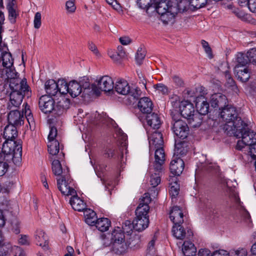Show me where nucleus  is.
I'll list each match as a JSON object with an SVG mask.
<instances>
[{
  "label": "nucleus",
  "mask_w": 256,
  "mask_h": 256,
  "mask_svg": "<svg viewBox=\"0 0 256 256\" xmlns=\"http://www.w3.org/2000/svg\"><path fill=\"white\" fill-rule=\"evenodd\" d=\"M184 166V160L180 158L173 156L170 166L172 174L174 176H180L182 173Z\"/></svg>",
  "instance_id": "16"
},
{
  "label": "nucleus",
  "mask_w": 256,
  "mask_h": 256,
  "mask_svg": "<svg viewBox=\"0 0 256 256\" xmlns=\"http://www.w3.org/2000/svg\"><path fill=\"white\" fill-rule=\"evenodd\" d=\"M112 240L116 250H125L126 245L124 242V236L121 230H114L112 232Z\"/></svg>",
  "instance_id": "15"
},
{
  "label": "nucleus",
  "mask_w": 256,
  "mask_h": 256,
  "mask_svg": "<svg viewBox=\"0 0 256 256\" xmlns=\"http://www.w3.org/2000/svg\"><path fill=\"white\" fill-rule=\"evenodd\" d=\"M154 152V162L153 164V167L156 172H160L162 170V165L165 160V153L163 147L161 148H156V150H152V152Z\"/></svg>",
  "instance_id": "14"
},
{
  "label": "nucleus",
  "mask_w": 256,
  "mask_h": 256,
  "mask_svg": "<svg viewBox=\"0 0 256 256\" xmlns=\"http://www.w3.org/2000/svg\"><path fill=\"white\" fill-rule=\"evenodd\" d=\"M130 85L127 81L120 80L116 82L114 86L116 91L121 94L127 95L130 90Z\"/></svg>",
  "instance_id": "31"
},
{
  "label": "nucleus",
  "mask_w": 256,
  "mask_h": 256,
  "mask_svg": "<svg viewBox=\"0 0 256 256\" xmlns=\"http://www.w3.org/2000/svg\"><path fill=\"white\" fill-rule=\"evenodd\" d=\"M248 4L250 10L256 12V0H248Z\"/></svg>",
  "instance_id": "64"
},
{
  "label": "nucleus",
  "mask_w": 256,
  "mask_h": 256,
  "mask_svg": "<svg viewBox=\"0 0 256 256\" xmlns=\"http://www.w3.org/2000/svg\"><path fill=\"white\" fill-rule=\"evenodd\" d=\"M85 222L90 226H94L98 220L96 213L91 209H86L84 212Z\"/></svg>",
  "instance_id": "37"
},
{
  "label": "nucleus",
  "mask_w": 256,
  "mask_h": 256,
  "mask_svg": "<svg viewBox=\"0 0 256 256\" xmlns=\"http://www.w3.org/2000/svg\"><path fill=\"white\" fill-rule=\"evenodd\" d=\"M45 90L50 96H54L58 92V85L54 80H49L46 81L44 84Z\"/></svg>",
  "instance_id": "30"
},
{
  "label": "nucleus",
  "mask_w": 256,
  "mask_h": 256,
  "mask_svg": "<svg viewBox=\"0 0 256 256\" xmlns=\"http://www.w3.org/2000/svg\"><path fill=\"white\" fill-rule=\"evenodd\" d=\"M8 120L10 124L18 126H21L23 124L24 117L23 114L14 108L10 110L8 114Z\"/></svg>",
  "instance_id": "18"
},
{
  "label": "nucleus",
  "mask_w": 256,
  "mask_h": 256,
  "mask_svg": "<svg viewBox=\"0 0 256 256\" xmlns=\"http://www.w3.org/2000/svg\"><path fill=\"white\" fill-rule=\"evenodd\" d=\"M172 130L174 134L178 138L184 139L189 134L188 124L180 119H178L175 115L172 116Z\"/></svg>",
  "instance_id": "9"
},
{
  "label": "nucleus",
  "mask_w": 256,
  "mask_h": 256,
  "mask_svg": "<svg viewBox=\"0 0 256 256\" xmlns=\"http://www.w3.org/2000/svg\"><path fill=\"white\" fill-rule=\"evenodd\" d=\"M184 214L179 206H174L170 213V218L174 224H182L184 222Z\"/></svg>",
  "instance_id": "20"
},
{
  "label": "nucleus",
  "mask_w": 256,
  "mask_h": 256,
  "mask_svg": "<svg viewBox=\"0 0 256 256\" xmlns=\"http://www.w3.org/2000/svg\"><path fill=\"white\" fill-rule=\"evenodd\" d=\"M128 94L130 96V103L134 104L140 98L142 94V92L138 88H130V90Z\"/></svg>",
  "instance_id": "41"
},
{
  "label": "nucleus",
  "mask_w": 256,
  "mask_h": 256,
  "mask_svg": "<svg viewBox=\"0 0 256 256\" xmlns=\"http://www.w3.org/2000/svg\"><path fill=\"white\" fill-rule=\"evenodd\" d=\"M52 168L53 173L56 176L61 175V177H62V174H68V168L63 170L60 160L58 159L53 160L52 163Z\"/></svg>",
  "instance_id": "33"
},
{
  "label": "nucleus",
  "mask_w": 256,
  "mask_h": 256,
  "mask_svg": "<svg viewBox=\"0 0 256 256\" xmlns=\"http://www.w3.org/2000/svg\"><path fill=\"white\" fill-rule=\"evenodd\" d=\"M57 135V130L55 127H52L50 128V130L48 136V142H50L52 140H54L55 138Z\"/></svg>",
  "instance_id": "60"
},
{
  "label": "nucleus",
  "mask_w": 256,
  "mask_h": 256,
  "mask_svg": "<svg viewBox=\"0 0 256 256\" xmlns=\"http://www.w3.org/2000/svg\"><path fill=\"white\" fill-rule=\"evenodd\" d=\"M154 8L160 15V18L164 24H168L174 19L178 12V3L176 0H154Z\"/></svg>",
  "instance_id": "4"
},
{
  "label": "nucleus",
  "mask_w": 256,
  "mask_h": 256,
  "mask_svg": "<svg viewBox=\"0 0 256 256\" xmlns=\"http://www.w3.org/2000/svg\"><path fill=\"white\" fill-rule=\"evenodd\" d=\"M247 55L250 60L249 62L256 64V48H252L247 52Z\"/></svg>",
  "instance_id": "51"
},
{
  "label": "nucleus",
  "mask_w": 256,
  "mask_h": 256,
  "mask_svg": "<svg viewBox=\"0 0 256 256\" xmlns=\"http://www.w3.org/2000/svg\"><path fill=\"white\" fill-rule=\"evenodd\" d=\"M57 185L62 194L66 196L76 194V191L72 187V180L70 177L69 174H62L61 178H58Z\"/></svg>",
  "instance_id": "7"
},
{
  "label": "nucleus",
  "mask_w": 256,
  "mask_h": 256,
  "mask_svg": "<svg viewBox=\"0 0 256 256\" xmlns=\"http://www.w3.org/2000/svg\"><path fill=\"white\" fill-rule=\"evenodd\" d=\"M39 107L44 114L53 112L54 101L48 95L42 96L39 100Z\"/></svg>",
  "instance_id": "13"
},
{
  "label": "nucleus",
  "mask_w": 256,
  "mask_h": 256,
  "mask_svg": "<svg viewBox=\"0 0 256 256\" xmlns=\"http://www.w3.org/2000/svg\"><path fill=\"white\" fill-rule=\"evenodd\" d=\"M66 9L68 12H75L76 6L74 4V0H69L66 2Z\"/></svg>",
  "instance_id": "55"
},
{
  "label": "nucleus",
  "mask_w": 256,
  "mask_h": 256,
  "mask_svg": "<svg viewBox=\"0 0 256 256\" xmlns=\"http://www.w3.org/2000/svg\"><path fill=\"white\" fill-rule=\"evenodd\" d=\"M92 88L94 93L99 95L100 91L109 92L112 90L114 88V82L110 77L105 76L96 80L92 85Z\"/></svg>",
  "instance_id": "8"
},
{
  "label": "nucleus",
  "mask_w": 256,
  "mask_h": 256,
  "mask_svg": "<svg viewBox=\"0 0 256 256\" xmlns=\"http://www.w3.org/2000/svg\"><path fill=\"white\" fill-rule=\"evenodd\" d=\"M146 56V52L142 48L138 50L136 54V59L138 64H140L142 60L144 59Z\"/></svg>",
  "instance_id": "50"
},
{
  "label": "nucleus",
  "mask_w": 256,
  "mask_h": 256,
  "mask_svg": "<svg viewBox=\"0 0 256 256\" xmlns=\"http://www.w3.org/2000/svg\"><path fill=\"white\" fill-rule=\"evenodd\" d=\"M16 126L12 124L6 126L4 131V138L6 140H14V139L18 136V132L16 128Z\"/></svg>",
  "instance_id": "29"
},
{
  "label": "nucleus",
  "mask_w": 256,
  "mask_h": 256,
  "mask_svg": "<svg viewBox=\"0 0 256 256\" xmlns=\"http://www.w3.org/2000/svg\"><path fill=\"white\" fill-rule=\"evenodd\" d=\"M111 222L107 218H101L98 219L94 226L101 232H106L108 230L110 226Z\"/></svg>",
  "instance_id": "38"
},
{
  "label": "nucleus",
  "mask_w": 256,
  "mask_h": 256,
  "mask_svg": "<svg viewBox=\"0 0 256 256\" xmlns=\"http://www.w3.org/2000/svg\"><path fill=\"white\" fill-rule=\"evenodd\" d=\"M82 92L80 84L74 80L68 83V94L72 98L78 96Z\"/></svg>",
  "instance_id": "35"
},
{
  "label": "nucleus",
  "mask_w": 256,
  "mask_h": 256,
  "mask_svg": "<svg viewBox=\"0 0 256 256\" xmlns=\"http://www.w3.org/2000/svg\"><path fill=\"white\" fill-rule=\"evenodd\" d=\"M70 100L69 99L62 98L54 106L53 114L56 116H60L64 114L70 108Z\"/></svg>",
  "instance_id": "19"
},
{
  "label": "nucleus",
  "mask_w": 256,
  "mask_h": 256,
  "mask_svg": "<svg viewBox=\"0 0 256 256\" xmlns=\"http://www.w3.org/2000/svg\"><path fill=\"white\" fill-rule=\"evenodd\" d=\"M134 230L136 231H142L146 229L148 226V218L144 216H136V218L134 220Z\"/></svg>",
  "instance_id": "25"
},
{
  "label": "nucleus",
  "mask_w": 256,
  "mask_h": 256,
  "mask_svg": "<svg viewBox=\"0 0 256 256\" xmlns=\"http://www.w3.org/2000/svg\"><path fill=\"white\" fill-rule=\"evenodd\" d=\"M196 106L197 108L196 112H198L202 116L206 115L208 112L209 104L204 100L202 96L196 98Z\"/></svg>",
  "instance_id": "23"
},
{
  "label": "nucleus",
  "mask_w": 256,
  "mask_h": 256,
  "mask_svg": "<svg viewBox=\"0 0 256 256\" xmlns=\"http://www.w3.org/2000/svg\"><path fill=\"white\" fill-rule=\"evenodd\" d=\"M171 104L173 107L176 108L178 106L181 116L186 119L196 111L192 104L188 100L180 102L178 97L177 96L172 98Z\"/></svg>",
  "instance_id": "10"
},
{
  "label": "nucleus",
  "mask_w": 256,
  "mask_h": 256,
  "mask_svg": "<svg viewBox=\"0 0 256 256\" xmlns=\"http://www.w3.org/2000/svg\"><path fill=\"white\" fill-rule=\"evenodd\" d=\"M7 82L12 90L10 94V102L8 104V108L10 110L20 106L26 92L28 90V86L26 79L21 80L19 78H12Z\"/></svg>",
  "instance_id": "1"
},
{
  "label": "nucleus",
  "mask_w": 256,
  "mask_h": 256,
  "mask_svg": "<svg viewBox=\"0 0 256 256\" xmlns=\"http://www.w3.org/2000/svg\"><path fill=\"white\" fill-rule=\"evenodd\" d=\"M186 120L191 126L196 128L200 126L202 120V116L198 112L195 111Z\"/></svg>",
  "instance_id": "34"
},
{
  "label": "nucleus",
  "mask_w": 256,
  "mask_h": 256,
  "mask_svg": "<svg viewBox=\"0 0 256 256\" xmlns=\"http://www.w3.org/2000/svg\"><path fill=\"white\" fill-rule=\"evenodd\" d=\"M207 0H190V4L195 9L204 7L206 4Z\"/></svg>",
  "instance_id": "46"
},
{
  "label": "nucleus",
  "mask_w": 256,
  "mask_h": 256,
  "mask_svg": "<svg viewBox=\"0 0 256 256\" xmlns=\"http://www.w3.org/2000/svg\"><path fill=\"white\" fill-rule=\"evenodd\" d=\"M151 198L148 193H145L140 199V202L136 210V215L138 216H146L148 218V215L150 210L148 204L150 202Z\"/></svg>",
  "instance_id": "11"
},
{
  "label": "nucleus",
  "mask_w": 256,
  "mask_h": 256,
  "mask_svg": "<svg viewBox=\"0 0 256 256\" xmlns=\"http://www.w3.org/2000/svg\"><path fill=\"white\" fill-rule=\"evenodd\" d=\"M48 147L50 154L52 156H55L59 152V142L58 140L48 142Z\"/></svg>",
  "instance_id": "45"
},
{
  "label": "nucleus",
  "mask_w": 256,
  "mask_h": 256,
  "mask_svg": "<svg viewBox=\"0 0 256 256\" xmlns=\"http://www.w3.org/2000/svg\"><path fill=\"white\" fill-rule=\"evenodd\" d=\"M182 252L184 256H195L196 248L192 242L185 240L182 246Z\"/></svg>",
  "instance_id": "26"
},
{
  "label": "nucleus",
  "mask_w": 256,
  "mask_h": 256,
  "mask_svg": "<svg viewBox=\"0 0 256 256\" xmlns=\"http://www.w3.org/2000/svg\"><path fill=\"white\" fill-rule=\"evenodd\" d=\"M174 156L180 158L185 156L188 151V144L185 142H180L175 144Z\"/></svg>",
  "instance_id": "32"
},
{
  "label": "nucleus",
  "mask_w": 256,
  "mask_h": 256,
  "mask_svg": "<svg viewBox=\"0 0 256 256\" xmlns=\"http://www.w3.org/2000/svg\"><path fill=\"white\" fill-rule=\"evenodd\" d=\"M146 120L148 125L154 129L159 128L162 124L160 118L157 114L154 112L148 114Z\"/></svg>",
  "instance_id": "27"
},
{
  "label": "nucleus",
  "mask_w": 256,
  "mask_h": 256,
  "mask_svg": "<svg viewBox=\"0 0 256 256\" xmlns=\"http://www.w3.org/2000/svg\"><path fill=\"white\" fill-rule=\"evenodd\" d=\"M150 144V154L152 153V150L156 148H161L164 146V142L162 135L161 132L155 130L148 138Z\"/></svg>",
  "instance_id": "12"
},
{
  "label": "nucleus",
  "mask_w": 256,
  "mask_h": 256,
  "mask_svg": "<svg viewBox=\"0 0 256 256\" xmlns=\"http://www.w3.org/2000/svg\"><path fill=\"white\" fill-rule=\"evenodd\" d=\"M6 157L10 160L14 161V158H21L22 155V144L20 140H6L2 148Z\"/></svg>",
  "instance_id": "5"
},
{
  "label": "nucleus",
  "mask_w": 256,
  "mask_h": 256,
  "mask_svg": "<svg viewBox=\"0 0 256 256\" xmlns=\"http://www.w3.org/2000/svg\"><path fill=\"white\" fill-rule=\"evenodd\" d=\"M227 102V98L225 95L221 93L214 94L210 98V104L214 108L222 107Z\"/></svg>",
  "instance_id": "22"
},
{
  "label": "nucleus",
  "mask_w": 256,
  "mask_h": 256,
  "mask_svg": "<svg viewBox=\"0 0 256 256\" xmlns=\"http://www.w3.org/2000/svg\"><path fill=\"white\" fill-rule=\"evenodd\" d=\"M247 250L245 248H240L230 252L229 256H247Z\"/></svg>",
  "instance_id": "49"
},
{
  "label": "nucleus",
  "mask_w": 256,
  "mask_h": 256,
  "mask_svg": "<svg viewBox=\"0 0 256 256\" xmlns=\"http://www.w3.org/2000/svg\"><path fill=\"white\" fill-rule=\"evenodd\" d=\"M172 232L173 236L179 240H183L184 238H190L193 235L192 232L190 230H188L186 232L181 224H174L172 227Z\"/></svg>",
  "instance_id": "17"
},
{
  "label": "nucleus",
  "mask_w": 256,
  "mask_h": 256,
  "mask_svg": "<svg viewBox=\"0 0 256 256\" xmlns=\"http://www.w3.org/2000/svg\"><path fill=\"white\" fill-rule=\"evenodd\" d=\"M234 72L238 79L242 82H247L250 78V72L248 68L235 66Z\"/></svg>",
  "instance_id": "24"
},
{
  "label": "nucleus",
  "mask_w": 256,
  "mask_h": 256,
  "mask_svg": "<svg viewBox=\"0 0 256 256\" xmlns=\"http://www.w3.org/2000/svg\"><path fill=\"white\" fill-rule=\"evenodd\" d=\"M34 236L38 245L42 247H46L48 246V237L43 230H37Z\"/></svg>",
  "instance_id": "36"
},
{
  "label": "nucleus",
  "mask_w": 256,
  "mask_h": 256,
  "mask_svg": "<svg viewBox=\"0 0 256 256\" xmlns=\"http://www.w3.org/2000/svg\"><path fill=\"white\" fill-rule=\"evenodd\" d=\"M249 152L253 159H256V142L250 146Z\"/></svg>",
  "instance_id": "63"
},
{
  "label": "nucleus",
  "mask_w": 256,
  "mask_h": 256,
  "mask_svg": "<svg viewBox=\"0 0 256 256\" xmlns=\"http://www.w3.org/2000/svg\"><path fill=\"white\" fill-rule=\"evenodd\" d=\"M140 245V239L138 236H134V237L130 238L129 242V246L130 248H138Z\"/></svg>",
  "instance_id": "48"
},
{
  "label": "nucleus",
  "mask_w": 256,
  "mask_h": 256,
  "mask_svg": "<svg viewBox=\"0 0 256 256\" xmlns=\"http://www.w3.org/2000/svg\"><path fill=\"white\" fill-rule=\"evenodd\" d=\"M150 172L152 173L150 176V183L154 188H155L160 182V174L162 173V170L156 172L154 167L152 168H150Z\"/></svg>",
  "instance_id": "39"
},
{
  "label": "nucleus",
  "mask_w": 256,
  "mask_h": 256,
  "mask_svg": "<svg viewBox=\"0 0 256 256\" xmlns=\"http://www.w3.org/2000/svg\"><path fill=\"white\" fill-rule=\"evenodd\" d=\"M154 88L159 93H161L162 94H166L168 93V88L162 84H155Z\"/></svg>",
  "instance_id": "52"
},
{
  "label": "nucleus",
  "mask_w": 256,
  "mask_h": 256,
  "mask_svg": "<svg viewBox=\"0 0 256 256\" xmlns=\"http://www.w3.org/2000/svg\"><path fill=\"white\" fill-rule=\"evenodd\" d=\"M231 134L238 138H242L244 142L250 146L256 142V132L250 129L246 122L241 124Z\"/></svg>",
  "instance_id": "6"
},
{
  "label": "nucleus",
  "mask_w": 256,
  "mask_h": 256,
  "mask_svg": "<svg viewBox=\"0 0 256 256\" xmlns=\"http://www.w3.org/2000/svg\"><path fill=\"white\" fill-rule=\"evenodd\" d=\"M170 194L172 202H176V197L179 194L180 186L176 180L170 184Z\"/></svg>",
  "instance_id": "43"
},
{
  "label": "nucleus",
  "mask_w": 256,
  "mask_h": 256,
  "mask_svg": "<svg viewBox=\"0 0 256 256\" xmlns=\"http://www.w3.org/2000/svg\"><path fill=\"white\" fill-rule=\"evenodd\" d=\"M201 44L205 52L211 58L212 57V50L208 43L204 40H201Z\"/></svg>",
  "instance_id": "53"
},
{
  "label": "nucleus",
  "mask_w": 256,
  "mask_h": 256,
  "mask_svg": "<svg viewBox=\"0 0 256 256\" xmlns=\"http://www.w3.org/2000/svg\"><path fill=\"white\" fill-rule=\"evenodd\" d=\"M12 230L16 234L20 232V222L17 220H14L12 222Z\"/></svg>",
  "instance_id": "61"
},
{
  "label": "nucleus",
  "mask_w": 256,
  "mask_h": 256,
  "mask_svg": "<svg viewBox=\"0 0 256 256\" xmlns=\"http://www.w3.org/2000/svg\"><path fill=\"white\" fill-rule=\"evenodd\" d=\"M122 229L124 232L126 233H130L132 232V230H134V222H132L130 220H126L122 225Z\"/></svg>",
  "instance_id": "47"
},
{
  "label": "nucleus",
  "mask_w": 256,
  "mask_h": 256,
  "mask_svg": "<svg viewBox=\"0 0 256 256\" xmlns=\"http://www.w3.org/2000/svg\"><path fill=\"white\" fill-rule=\"evenodd\" d=\"M220 117L226 122L224 126L225 130L230 135L232 134L231 132L244 122L239 116L236 108L230 105H227L222 109Z\"/></svg>",
  "instance_id": "2"
},
{
  "label": "nucleus",
  "mask_w": 256,
  "mask_h": 256,
  "mask_svg": "<svg viewBox=\"0 0 256 256\" xmlns=\"http://www.w3.org/2000/svg\"><path fill=\"white\" fill-rule=\"evenodd\" d=\"M58 92L60 94H68V84L64 79L58 80L57 82Z\"/></svg>",
  "instance_id": "44"
},
{
  "label": "nucleus",
  "mask_w": 256,
  "mask_h": 256,
  "mask_svg": "<svg viewBox=\"0 0 256 256\" xmlns=\"http://www.w3.org/2000/svg\"><path fill=\"white\" fill-rule=\"evenodd\" d=\"M8 18L11 23L14 24L16 22V18L18 15L16 11V7L13 2L9 3L8 6Z\"/></svg>",
  "instance_id": "42"
},
{
  "label": "nucleus",
  "mask_w": 256,
  "mask_h": 256,
  "mask_svg": "<svg viewBox=\"0 0 256 256\" xmlns=\"http://www.w3.org/2000/svg\"><path fill=\"white\" fill-rule=\"evenodd\" d=\"M150 98L144 97L140 98L138 103V108L142 112L148 114L152 112L153 106Z\"/></svg>",
  "instance_id": "21"
},
{
  "label": "nucleus",
  "mask_w": 256,
  "mask_h": 256,
  "mask_svg": "<svg viewBox=\"0 0 256 256\" xmlns=\"http://www.w3.org/2000/svg\"><path fill=\"white\" fill-rule=\"evenodd\" d=\"M41 14L39 12H36L34 18V24L35 28L38 29L41 26Z\"/></svg>",
  "instance_id": "54"
},
{
  "label": "nucleus",
  "mask_w": 256,
  "mask_h": 256,
  "mask_svg": "<svg viewBox=\"0 0 256 256\" xmlns=\"http://www.w3.org/2000/svg\"><path fill=\"white\" fill-rule=\"evenodd\" d=\"M8 47L0 52V82L12 80L17 78L18 73L13 66L14 60Z\"/></svg>",
  "instance_id": "3"
},
{
  "label": "nucleus",
  "mask_w": 256,
  "mask_h": 256,
  "mask_svg": "<svg viewBox=\"0 0 256 256\" xmlns=\"http://www.w3.org/2000/svg\"><path fill=\"white\" fill-rule=\"evenodd\" d=\"M102 155L107 158H112L114 155V150L110 148H106L102 152Z\"/></svg>",
  "instance_id": "59"
},
{
  "label": "nucleus",
  "mask_w": 256,
  "mask_h": 256,
  "mask_svg": "<svg viewBox=\"0 0 256 256\" xmlns=\"http://www.w3.org/2000/svg\"><path fill=\"white\" fill-rule=\"evenodd\" d=\"M27 106H28L27 104H26V106H25L24 113H25L26 118L28 122L29 123V124H30V122H33V118H32V114L30 112V110L29 108V106L27 107Z\"/></svg>",
  "instance_id": "58"
},
{
  "label": "nucleus",
  "mask_w": 256,
  "mask_h": 256,
  "mask_svg": "<svg viewBox=\"0 0 256 256\" xmlns=\"http://www.w3.org/2000/svg\"><path fill=\"white\" fill-rule=\"evenodd\" d=\"M236 66L247 68L246 65L249 63L250 60L247 54L238 53L236 55Z\"/></svg>",
  "instance_id": "40"
},
{
  "label": "nucleus",
  "mask_w": 256,
  "mask_h": 256,
  "mask_svg": "<svg viewBox=\"0 0 256 256\" xmlns=\"http://www.w3.org/2000/svg\"><path fill=\"white\" fill-rule=\"evenodd\" d=\"M72 196L70 200V203L73 209L79 212L84 210L86 209V204L84 200L77 196Z\"/></svg>",
  "instance_id": "28"
},
{
  "label": "nucleus",
  "mask_w": 256,
  "mask_h": 256,
  "mask_svg": "<svg viewBox=\"0 0 256 256\" xmlns=\"http://www.w3.org/2000/svg\"><path fill=\"white\" fill-rule=\"evenodd\" d=\"M154 240H152L148 244V248L147 249V255H149L150 256H153L155 254V248H154Z\"/></svg>",
  "instance_id": "56"
},
{
  "label": "nucleus",
  "mask_w": 256,
  "mask_h": 256,
  "mask_svg": "<svg viewBox=\"0 0 256 256\" xmlns=\"http://www.w3.org/2000/svg\"><path fill=\"white\" fill-rule=\"evenodd\" d=\"M248 146L250 147V145L248 144H247L244 142V140H239L237 142L236 145V148L239 150H243L246 147Z\"/></svg>",
  "instance_id": "57"
},
{
  "label": "nucleus",
  "mask_w": 256,
  "mask_h": 256,
  "mask_svg": "<svg viewBox=\"0 0 256 256\" xmlns=\"http://www.w3.org/2000/svg\"><path fill=\"white\" fill-rule=\"evenodd\" d=\"M242 216L243 219L246 221L247 224H250L252 222L250 216L249 212L246 210H243L242 211Z\"/></svg>",
  "instance_id": "62"
}]
</instances>
